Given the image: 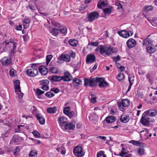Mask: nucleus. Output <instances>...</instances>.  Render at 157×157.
<instances>
[{"instance_id":"obj_63","label":"nucleus","mask_w":157,"mask_h":157,"mask_svg":"<svg viewBox=\"0 0 157 157\" xmlns=\"http://www.w3.org/2000/svg\"><path fill=\"white\" fill-rule=\"evenodd\" d=\"M97 138L101 139L105 141L106 140V137L105 136H98L97 137Z\"/></svg>"},{"instance_id":"obj_60","label":"nucleus","mask_w":157,"mask_h":157,"mask_svg":"<svg viewBox=\"0 0 157 157\" xmlns=\"http://www.w3.org/2000/svg\"><path fill=\"white\" fill-rule=\"evenodd\" d=\"M52 25L53 26L55 27H57L58 28H60L61 27V25L59 24V23L57 22H54L52 23Z\"/></svg>"},{"instance_id":"obj_57","label":"nucleus","mask_w":157,"mask_h":157,"mask_svg":"<svg viewBox=\"0 0 157 157\" xmlns=\"http://www.w3.org/2000/svg\"><path fill=\"white\" fill-rule=\"evenodd\" d=\"M148 132V130L147 128H144V130H143L142 131H140V135H143L142 133H144V134L146 135L147 134Z\"/></svg>"},{"instance_id":"obj_41","label":"nucleus","mask_w":157,"mask_h":157,"mask_svg":"<svg viewBox=\"0 0 157 157\" xmlns=\"http://www.w3.org/2000/svg\"><path fill=\"white\" fill-rule=\"evenodd\" d=\"M129 143L132 144L134 145L139 146H140L141 144H142V143L140 142L139 141H134L133 140L130 141Z\"/></svg>"},{"instance_id":"obj_24","label":"nucleus","mask_w":157,"mask_h":157,"mask_svg":"<svg viewBox=\"0 0 157 157\" xmlns=\"http://www.w3.org/2000/svg\"><path fill=\"white\" fill-rule=\"evenodd\" d=\"M14 143L17 144H18L23 141V138L21 137H19L17 136H14L13 138Z\"/></svg>"},{"instance_id":"obj_37","label":"nucleus","mask_w":157,"mask_h":157,"mask_svg":"<svg viewBox=\"0 0 157 157\" xmlns=\"http://www.w3.org/2000/svg\"><path fill=\"white\" fill-rule=\"evenodd\" d=\"M124 78V75L123 73H119L117 75V79L119 81L123 80Z\"/></svg>"},{"instance_id":"obj_51","label":"nucleus","mask_w":157,"mask_h":157,"mask_svg":"<svg viewBox=\"0 0 157 157\" xmlns=\"http://www.w3.org/2000/svg\"><path fill=\"white\" fill-rule=\"evenodd\" d=\"M45 96L48 98H51L54 96L55 94L50 92L46 93L45 94Z\"/></svg>"},{"instance_id":"obj_54","label":"nucleus","mask_w":157,"mask_h":157,"mask_svg":"<svg viewBox=\"0 0 157 157\" xmlns=\"http://www.w3.org/2000/svg\"><path fill=\"white\" fill-rule=\"evenodd\" d=\"M91 98L90 99V101L92 103H94L96 102V100L95 96L94 94L91 95Z\"/></svg>"},{"instance_id":"obj_17","label":"nucleus","mask_w":157,"mask_h":157,"mask_svg":"<svg viewBox=\"0 0 157 157\" xmlns=\"http://www.w3.org/2000/svg\"><path fill=\"white\" fill-rule=\"evenodd\" d=\"M1 62L3 66H7L10 64L11 60L7 57H5L1 59Z\"/></svg>"},{"instance_id":"obj_62","label":"nucleus","mask_w":157,"mask_h":157,"mask_svg":"<svg viewBox=\"0 0 157 157\" xmlns=\"http://www.w3.org/2000/svg\"><path fill=\"white\" fill-rule=\"evenodd\" d=\"M14 87H17L20 86V81L18 80H17L14 82Z\"/></svg>"},{"instance_id":"obj_59","label":"nucleus","mask_w":157,"mask_h":157,"mask_svg":"<svg viewBox=\"0 0 157 157\" xmlns=\"http://www.w3.org/2000/svg\"><path fill=\"white\" fill-rule=\"evenodd\" d=\"M51 91H53L56 94L60 91V90L58 88H52Z\"/></svg>"},{"instance_id":"obj_35","label":"nucleus","mask_w":157,"mask_h":157,"mask_svg":"<svg viewBox=\"0 0 157 157\" xmlns=\"http://www.w3.org/2000/svg\"><path fill=\"white\" fill-rule=\"evenodd\" d=\"M69 44L72 46H76L78 43V41L75 39H70L69 41Z\"/></svg>"},{"instance_id":"obj_61","label":"nucleus","mask_w":157,"mask_h":157,"mask_svg":"<svg viewBox=\"0 0 157 157\" xmlns=\"http://www.w3.org/2000/svg\"><path fill=\"white\" fill-rule=\"evenodd\" d=\"M15 91L16 94H18V92H21V90L20 89V86L17 87H14Z\"/></svg>"},{"instance_id":"obj_23","label":"nucleus","mask_w":157,"mask_h":157,"mask_svg":"<svg viewBox=\"0 0 157 157\" xmlns=\"http://www.w3.org/2000/svg\"><path fill=\"white\" fill-rule=\"evenodd\" d=\"M129 119V117L128 115H122L121 116L120 118V120L121 121L124 123L128 122Z\"/></svg>"},{"instance_id":"obj_40","label":"nucleus","mask_w":157,"mask_h":157,"mask_svg":"<svg viewBox=\"0 0 157 157\" xmlns=\"http://www.w3.org/2000/svg\"><path fill=\"white\" fill-rule=\"evenodd\" d=\"M28 7L32 11L36 10L37 9L36 6L34 3L29 5Z\"/></svg>"},{"instance_id":"obj_31","label":"nucleus","mask_w":157,"mask_h":157,"mask_svg":"<svg viewBox=\"0 0 157 157\" xmlns=\"http://www.w3.org/2000/svg\"><path fill=\"white\" fill-rule=\"evenodd\" d=\"M116 120L115 117L113 116H110L107 117L105 119V120L108 123H110L114 122Z\"/></svg>"},{"instance_id":"obj_58","label":"nucleus","mask_w":157,"mask_h":157,"mask_svg":"<svg viewBox=\"0 0 157 157\" xmlns=\"http://www.w3.org/2000/svg\"><path fill=\"white\" fill-rule=\"evenodd\" d=\"M37 154V153L35 151H32L29 153V155L30 157H33Z\"/></svg>"},{"instance_id":"obj_45","label":"nucleus","mask_w":157,"mask_h":157,"mask_svg":"<svg viewBox=\"0 0 157 157\" xmlns=\"http://www.w3.org/2000/svg\"><path fill=\"white\" fill-rule=\"evenodd\" d=\"M52 58V55H48L46 56V63L47 65L49 63L51 59Z\"/></svg>"},{"instance_id":"obj_8","label":"nucleus","mask_w":157,"mask_h":157,"mask_svg":"<svg viewBox=\"0 0 157 157\" xmlns=\"http://www.w3.org/2000/svg\"><path fill=\"white\" fill-rule=\"evenodd\" d=\"M99 16V13L96 11H94L87 14V18L88 21L91 22L96 20Z\"/></svg>"},{"instance_id":"obj_5","label":"nucleus","mask_w":157,"mask_h":157,"mask_svg":"<svg viewBox=\"0 0 157 157\" xmlns=\"http://www.w3.org/2000/svg\"><path fill=\"white\" fill-rule=\"evenodd\" d=\"M74 155L77 157H82L85 153L83 151V148L80 146L75 147L73 150Z\"/></svg>"},{"instance_id":"obj_49","label":"nucleus","mask_w":157,"mask_h":157,"mask_svg":"<svg viewBox=\"0 0 157 157\" xmlns=\"http://www.w3.org/2000/svg\"><path fill=\"white\" fill-rule=\"evenodd\" d=\"M134 76L133 75L131 76L130 75H129V77L128 78V81L129 82V83L133 84V82L134 81Z\"/></svg>"},{"instance_id":"obj_39","label":"nucleus","mask_w":157,"mask_h":157,"mask_svg":"<svg viewBox=\"0 0 157 157\" xmlns=\"http://www.w3.org/2000/svg\"><path fill=\"white\" fill-rule=\"evenodd\" d=\"M146 77L147 79H148V82H151L153 78L152 73H148L146 75Z\"/></svg>"},{"instance_id":"obj_46","label":"nucleus","mask_w":157,"mask_h":157,"mask_svg":"<svg viewBox=\"0 0 157 157\" xmlns=\"http://www.w3.org/2000/svg\"><path fill=\"white\" fill-rule=\"evenodd\" d=\"M97 157H106V156L104 154V152L103 151H100L97 153Z\"/></svg>"},{"instance_id":"obj_13","label":"nucleus","mask_w":157,"mask_h":157,"mask_svg":"<svg viewBox=\"0 0 157 157\" xmlns=\"http://www.w3.org/2000/svg\"><path fill=\"white\" fill-rule=\"evenodd\" d=\"M96 80L97 82L99 83L98 86L100 87L107 86L109 85L106 81H105L103 78H96Z\"/></svg>"},{"instance_id":"obj_15","label":"nucleus","mask_w":157,"mask_h":157,"mask_svg":"<svg viewBox=\"0 0 157 157\" xmlns=\"http://www.w3.org/2000/svg\"><path fill=\"white\" fill-rule=\"evenodd\" d=\"M136 44V40L132 38L129 39L126 42V44L129 48H131L135 46Z\"/></svg>"},{"instance_id":"obj_6","label":"nucleus","mask_w":157,"mask_h":157,"mask_svg":"<svg viewBox=\"0 0 157 157\" xmlns=\"http://www.w3.org/2000/svg\"><path fill=\"white\" fill-rule=\"evenodd\" d=\"M140 122L143 125L148 127L150 123L151 122V120L148 116L144 113L140 119Z\"/></svg>"},{"instance_id":"obj_2","label":"nucleus","mask_w":157,"mask_h":157,"mask_svg":"<svg viewBox=\"0 0 157 157\" xmlns=\"http://www.w3.org/2000/svg\"><path fill=\"white\" fill-rule=\"evenodd\" d=\"M31 67H29L26 72L27 75L30 77H34L38 74V71L36 67V64H32Z\"/></svg>"},{"instance_id":"obj_33","label":"nucleus","mask_w":157,"mask_h":157,"mask_svg":"<svg viewBox=\"0 0 157 157\" xmlns=\"http://www.w3.org/2000/svg\"><path fill=\"white\" fill-rule=\"evenodd\" d=\"M30 23V21L29 19H25L23 21V25L24 29L28 28Z\"/></svg>"},{"instance_id":"obj_32","label":"nucleus","mask_w":157,"mask_h":157,"mask_svg":"<svg viewBox=\"0 0 157 157\" xmlns=\"http://www.w3.org/2000/svg\"><path fill=\"white\" fill-rule=\"evenodd\" d=\"M49 71L50 72L54 74H57L59 72L58 68L53 66L50 67L49 68Z\"/></svg>"},{"instance_id":"obj_26","label":"nucleus","mask_w":157,"mask_h":157,"mask_svg":"<svg viewBox=\"0 0 157 157\" xmlns=\"http://www.w3.org/2000/svg\"><path fill=\"white\" fill-rule=\"evenodd\" d=\"M107 2L105 0H100L98 3V7L99 9H102V7L106 6Z\"/></svg>"},{"instance_id":"obj_25","label":"nucleus","mask_w":157,"mask_h":157,"mask_svg":"<svg viewBox=\"0 0 157 157\" xmlns=\"http://www.w3.org/2000/svg\"><path fill=\"white\" fill-rule=\"evenodd\" d=\"M49 32L52 35L56 36L60 32V30L59 29L53 28L52 29H50Z\"/></svg>"},{"instance_id":"obj_30","label":"nucleus","mask_w":157,"mask_h":157,"mask_svg":"<svg viewBox=\"0 0 157 157\" xmlns=\"http://www.w3.org/2000/svg\"><path fill=\"white\" fill-rule=\"evenodd\" d=\"M60 58L62 60L67 62L69 61L71 59L70 56L67 54L61 55Z\"/></svg>"},{"instance_id":"obj_14","label":"nucleus","mask_w":157,"mask_h":157,"mask_svg":"<svg viewBox=\"0 0 157 157\" xmlns=\"http://www.w3.org/2000/svg\"><path fill=\"white\" fill-rule=\"evenodd\" d=\"M40 85L41 86V88L44 90H47L49 89L48 86L49 83L48 80L47 79L42 80L40 82Z\"/></svg>"},{"instance_id":"obj_7","label":"nucleus","mask_w":157,"mask_h":157,"mask_svg":"<svg viewBox=\"0 0 157 157\" xmlns=\"http://www.w3.org/2000/svg\"><path fill=\"white\" fill-rule=\"evenodd\" d=\"M97 82L96 78L88 79L85 78L84 79V85L85 86H89L90 87H93L96 86Z\"/></svg>"},{"instance_id":"obj_44","label":"nucleus","mask_w":157,"mask_h":157,"mask_svg":"<svg viewBox=\"0 0 157 157\" xmlns=\"http://www.w3.org/2000/svg\"><path fill=\"white\" fill-rule=\"evenodd\" d=\"M127 152H126V150L123 147L122 148V151L121 152V153H120L119 155H119L120 156H121L122 157H123L124 156V155L126 154H127Z\"/></svg>"},{"instance_id":"obj_4","label":"nucleus","mask_w":157,"mask_h":157,"mask_svg":"<svg viewBox=\"0 0 157 157\" xmlns=\"http://www.w3.org/2000/svg\"><path fill=\"white\" fill-rule=\"evenodd\" d=\"M117 33L121 37L127 38L133 35V30H122L118 31Z\"/></svg>"},{"instance_id":"obj_34","label":"nucleus","mask_w":157,"mask_h":157,"mask_svg":"<svg viewBox=\"0 0 157 157\" xmlns=\"http://www.w3.org/2000/svg\"><path fill=\"white\" fill-rule=\"evenodd\" d=\"M47 112L49 113H54L56 111V107H53L48 108L47 109Z\"/></svg>"},{"instance_id":"obj_20","label":"nucleus","mask_w":157,"mask_h":157,"mask_svg":"<svg viewBox=\"0 0 157 157\" xmlns=\"http://www.w3.org/2000/svg\"><path fill=\"white\" fill-rule=\"evenodd\" d=\"M144 113L148 117H153L156 115L157 111L155 109H149L145 111Z\"/></svg>"},{"instance_id":"obj_9","label":"nucleus","mask_w":157,"mask_h":157,"mask_svg":"<svg viewBox=\"0 0 157 157\" xmlns=\"http://www.w3.org/2000/svg\"><path fill=\"white\" fill-rule=\"evenodd\" d=\"M129 105V101L127 99H122L121 102L117 103V105L119 109L122 111L124 110L123 107H127Z\"/></svg>"},{"instance_id":"obj_55","label":"nucleus","mask_w":157,"mask_h":157,"mask_svg":"<svg viewBox=\"0 0 157 157\" xmlns=\"http://www.w3.org/2000/svg\"><path fill=\"white\" fill-rule=\"evenodd\" d=\"M120 58L121 57L119 55H117V56L113 57V59L115 62H117L119 61L120 59Z\"/></svg>"},{"instance_id":"obj_16","label":"nucleus","mask_w":157,"mask_h":157,"mask_svg":"<svg viewBox=\"0 0 157 157\" xmlns=\"http://www.w3.org/2000/svg\"><path fill=\"white\" fill-rule=\"evenodd\" d=\"M153 41L149 38H147L143 41V46L147 48L151 46H152Z\"/></svg>"},{"instance_id":"obj_53","label":"nucleus","mask_w":157,"mask_h":157,"mask_svg":"<svg viewBox=\"0 0 157 157\" xmlns=\"http://www.w3.org/2000/svg\"><path fill=\"white\" fill-rule=\"evenodd\" d=\"M36 93L37 95L39 96L44 94V91H42L40 89L38 88L36 90Z\"/></svg>"},{"instance_id":"obj_11","label":"nucleus","mask_w":157,"mask_h":157,"mask_svg":"<svg viewBox=\"0 0 157 157\" xmlns=\"http://www.w3.org/2000/svg\"><path fill=\"white\" fill-rule=\"evenodd\" d=\"M67 122V119L63 116L59 117L58 120V123L61 129L63 127Z\"/></svg>"},{"instance_id":"obj_12","label":"nucleus","mask_w":157,"mask_h":157,"mask_svg":"<svg viewBox=\"0 0 157 157\" xmlns=\"http://www.w3.org/2000/svg\"><path fill=\"white\" fill-rule=\"evenodd\" d=\"M96 60V57L93 54H89L87 55L86 56V62L88 64L93 63Z\"/></svg>"},{"instance_id":"obj_43","label":"nucleus","mask_w":157,"mask_h":157,"mask_svg":"<svg viewBox=\"0 0 157 157\" xmlns=\"http://www.w3.org/2000/svg\"><path fill=\"white\" fill-rule=\"evenodd\" d=\"M73 83H75L78 85H81L82 84V81L80 79L78 78H74L73 80Z\"/></svg>"},{"instance_id":"obj_64","label":"nucleus","mask_w":157,"mask_h":157,"mask_svg":"<svg viewBox=\"0 0 157 157\" xmlns=\"http://www.w3.org/2000/svg\"><path fill=\"white\" fill-rule=\"evenodd\" d=\"M17 94L18 95V97L20 98H22L23 96V94L21 92H18V94Z\"/></svg>"},{"instance_id":"obj_38","label":"nucleus","mask_w":157,"mask_h":157,"mask_svg":"<svg viewBox=\"0 0 157 157\" xmlns=\"http://www.w3.org/2000/svg\"><path fill=\"white\" fill-rule=\"evenodd\" d=\"M59 29L60 32L64 35L66 34L67 33V28L65 26H62Z\"/></svg>"},{"instance_id":"obj_28","label":"nucleus","mask_w":157,"mask_h":157,"mask_svg":"<svg viewBox=\"0 0 157 157\" xmlns=\"http://www.w3.org/2000/svg\"><path fill=\"white\" fill-rule=\"evenodd\" d=\"M63 77L53 75L51 77L50 80L52 82H58L62 80Z\"/></svg>"},{"instance_id":"obj_18","label":"nucleus","mask_w":157,"mask_h":157,"mask_svg":"<svg viewBox=\"0 0 157 157\" xmlns=\"http://www.w3.org/2000/svg\"><path fill=\"white\" fill-rule=\"evenodd\" d=\"M63 77L62 79L63 81L66 82H69L72 79V77L69 72L66 71L65 72L64 76Z\"/></svg>"},{"instance_id":"obj_1","label":"nucleus","mask_w":157,"mask_h":157,"mask_svg":"<svg viewBox=\"0 0 157 157\" xmlns=\"http://www.w3.org/2000/svg\"><path fill=\"white\" fill-rule=\"evenodd\" d=\"M95 51L99 52L102 56H105L104 54L107 56L110 55L112 53H116L117 52V49L111 47H107L105 45H101L95 49Z\"/></svg>"},{"instance_id":"obj_50","label":"nucleus","mask_w":157,"mask_h":157,"mask_svg":"<svg viewBox=\"0 0 157 157\" xmlns=\"http://www.w3.org/2000/svg\"><path fill=\"white\" fill-rule=\"evenodd\" d=\"M99 43L98 42H91L89 43L88 45H90L93 47H98V45Z\"/></svg>"},{"instance_id":"obj_10","label":"nucleus","mask_w":157,"mask_h":157,"mask_svg":"<svg viewBox=\"0 0 157 157\" xmlns=\"http://www.w3.org/2000/svg\"><path fill=\"white\" fill-rule=\"evenodd\" d=\"M75 124L73 122L68 123L64 126L62 129L64 131L66 132L68 130H73L75 128Z\"/></svg>"},{"instance_id":"obj_36","label":"nucleus","mask_w":157,"mask_h":157,"mask_svg":"<svg viewBox=\"0 0 157 157\" xmlns=\"http://www.w3.org/2000/svg\"><path fill=\"white\" fill-rule=\"evenodd\" d=\"M153 7L151 5L145 6L144 7V10L145 12H148L151 11L153 10Z\"/></svg>"},{"instance_id":"obj_42","label":"nucleus","mask_w":157,"mask_h":157,"mask_svg":"<svg viewBox=\"0 0 157 157\" xmlns=\"http://www.w3.org/2000/svg\"><path fill=\"white\" fill-rule=\"evenodd\" d=\"M103 10L104 13L106 14H110L112 11L111 8L110 7L104 9Z\"/></svg>"},{"instance_id":"obj_48","label":"nucleus","mask_w":157,"mask_h":157,"mask_svg":"<svg viewBox=\"0 0 157 157\" xmlns=\"http://www.w3.org/2000/svg\"><path fill=\"white\" fill-rule=\"evenodd\" d=\"M32 133L36 138H39L40 136V134L36 130L33 131L32 132Z\"/></svg>"},{"instance_id":"obj_29","label":"nucleus","mask_w":157,"mask_h":157,"mask_svg":"<svg viewBox=\"0 0 157 157\" xmlns=\"http://www.w3.org/2000/svg\"><path fill=\"white\" fill-rule=\"evenodd\" d=\"M154 47V44H153L152 46H151L146 48L147 52L150 54L154 53L156 50Z\"/></svg>"},{"instance_id":"obj_21","label":"nucleus","mask_w":157,"mask_h":157,"mask_svg":"<svg viewBox=\"0 0 157 157\" xmlns=\"http://www.w3.org/2000/svg\"><path fill=\"white\" fill-rule=\"evenodd\" d=\"M36 117L40 124L43 125L44 124L45 119L42 114L40 113L36 114Z\"/></svg>"},{"instance_id":"obj_19","label":"nucleus","mask_w":157,"mask_h":157,"mask_svg":"<svg viewBox=\"0 0 157 157\" xmlns=\"http://www.w3.org/2000/svg\"><path fill=\"white\" fill-rule=\"evenodd\" d=\"M9 42L13 44V48L12 50H11V53L13 54L16 52L17 43L15 42L14 39L13 38L10 39V40Z\"/></svg>"},{"instance_id":"obj_27","label":"nucleus","mask_w":157,"mask_h":157,"mask_svg":"<svg viewBox=\"0 0 157 157\" xmlns=\"http://www.w3.org/2000/svg\"><path fill=\"white\" fill-rule=\"evenodd\" d=\"M56 150L59 152H60L62 155H65L66 154V150L63 145H62L61 147L59 146L56 148Z\"/></svg>"},{"instance_id":"obj_3","label":"nucleus","mask_w":157,"mask_h":157,"mask_svg":"<svg viewBox=\"0 0 157 157\" xmlns=\"http://www.w3.org/2000/svg\"><path fill=\"white\" fill-rule=\"evenodd\" d=\"M70 107L69 106L65 107L63 109V113L70 119H72L76 117L77 113H75L73 111H70Z\"/></svg>"},{"instance_id":"obj_52","label":"nucleus","mask_w":157,"mask_h":157,"mask_svg":"<svg viewBox=\"0 0 157 157\" xmlns=\"http://www.w3.org/2000/svg\"><path fill=\"white\" fill-rule=\"evenodd\" d=\"M19 151L20 150L19 147H16L13 151V154L15 156L17 155L18 154Z\"/></svg>"},{"instance_id":"obj_56","label":"nucleus","mask_w":157,"mask_h":157,"mask_svg":"<svg viewBox=\"0 0 157 157\" xmlns=\"http://www.w3.org/2000/svg\"><path fill=\"white\" fill-rule=\"evenodd\" d=\"M15 71L13 69L10 70L9 71V74L10 75L13 77H15Z\"/></svg>"},{"instance_id":"obj_22","label":"nucleus","mask_w":157,"mask_h":157,"mask_svg":"<svg viewBox=\"0 0 157 157\" xmlns=\"http://www.w3.org/2000/svg\"><path fill=\"white\" fill-rule=\"evenodd\" d=\"M38 70L41 74L44 75L48 74V68L44 66H40Z\"/></svg>"},{"instance_id":"obj_47","label":"nucleus","mask_w":157,"mask_h":157,"mask_svg":"<svg viewBox=\"0 0 157 157\" xmlns=\"http://www.w3.org/2000/svg\"><path fill=\"white\" fill-rule=\"evenodd\" d=\"M144 152V149L143 148H140L138 150V154L140 155H143Z\"/></svg>"}]
</instances>
